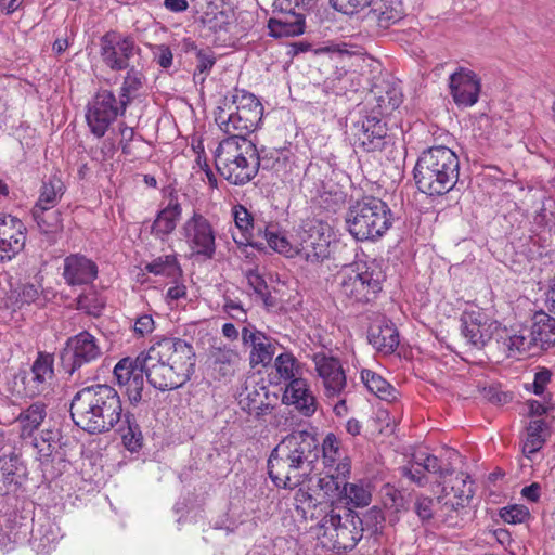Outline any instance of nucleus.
<instances>
[{
  "instance_id": "f257e3e1",
  "label": "nucleus",
  "mask_w": 555,
  "mask_h": 555,
  "mask_svg": "<svg viewBox=\"0 0 555 555\" xmlns=\"http://www.w3.org/2000/svg\"><path fill=\"white\" fill-rule=\"evenodd\" d=\"M73 422L89 434H104L116 428L130 452L142 448L143 435L135 416L125 412L117 390L96 384L77 391L70 402Z\"/></svg>"
},
{
  "instance_id": "f03ea898",
  "label": "nucleus",
  "mask_w": 555,
  "mask_h": 555,
  "mask_svg": "<svg viewBox=\"0 0 555 555\" xmlns=\"http://www.w3.org/2000/svg\"><path fill=\"white\" fill-rule=\"evenodd\" d=\"M320 456L315 435L307 430L293 431L271 451L268 475L278 488L295 489L317 469Z\"/></svg>"
},
{
  "instance_id": "7ed1b4c3",
  "label": "nucleus",
  "mask_w": 555,
  "mask_h": 555,
  "mask_svg": "<svg viewBox=\"0 0 555 555\" xmlns=\"http://www.w3.org/2000/svg\"><path fill=\"white\" fill-rule=\"evenodd\" d=\"M147 382L154 388L166 391L183 386L195 371L193 346L178 337L157 339L139 354Z\"/></svg>"
},
{
  "instance_id": "20e7f679",
  "label": "nucleus",
  "mask_w": 555,
  "mask_h": 555,
  "mask_svg": "<svg viewBox=\"0 0 555 555\" xmlns=\"http://www.w3.org/2000/svg\"><path fill=\"white\" fill-rule=\"evenodd\" d=\"M460 175L457 155L443 145L424 150L417 157L413 178L420 192L428 196H441L455 186Z\"/></svg>"
},
{
  "instance_id": "39448f33",
  "label": "nucleus",
  "mask_w": 555,
  "mask_h": 555,
  "mask_svg": "<svg viewBox=\"0 0 555 555\" xmlns=\"http://www.w3.org/2000/svg\"><path fill=\"white\" fill-rule=\"evenodd\" d=\"M386 274L376 259L356 261L336 274L337 297L346 305L373 302L383 288Z\"/></svg>"
},
{
  "instance_id": "423d86ee",
  "label": "nucleus",
  "mask_w": 555,
  "mask_h": 555,
  "mask_svg": "<svg viewBox=\"0 0 555 555\" xmlns=\"http://www.w3.org/2000/svg\"><path fill=\"white\" fill-rule=\"evenodd\" d=\"M218 172L233 185L250 182L261 167L260 152L253 141L241 135L223 139L215 152Z\"/></svg>"
},
{
  "instance_id": "0eeeda50",
  "label": "nucleus",
  "mask_w": 555,
  "mask_h": 555,
  "mask_svg": "<svg viewBox=\"0 0 555 555\" xmlns=\"http://www.w3.org/2000/svg\"><path fill=\"white\" fill-rule=\"evenodd\" d=\"M262 115L263 106L254 94L235 90L232 100H225L223 106H218L215 111V121L229 137L246 138L256 130Z\"/></svg>"
},
{
  "instance_id": "6e6552de",
  "label": "nucleus",
  "mask_w": 555,
  "mask_h": 555,
  "mask_svg": "<svg viewBox=\"0 0 555 555\" xmlns=\"http://www.w3.org/2000/svg\"><path fill=\"white\" fill-rule=\"evenodd\" d=\"M346 224L357 241H375L392 225V212L380 198L365 196L349 207Z\"/></svg>"
},
{
  "instance_id": "1a4fd4ad",
  "label": "nucleus",
  "mask_w": 555,
  "mask_h": 555,
  "mask_svg": "<svg viewBox=\"0 0 555 555\" xmlns=\"http://www.w3.org/2000/svg\"><path fill=\"white\" fill-rule=\"evenodd\" d=\"M315 534L333 548L352 550L363 538L361 517L350 507L338 511L334 504L317 521Z\"/></svg>"
},
{
  "instance_id": "9d476101",
  "label": "nucleus",
  "mask_w": 555,
  "mask_h": 555,
  "mask_svg": "<svg viewBox=\"0 0 555 555\" xmlns=\"http://www.w3.org/2000/svg\"><path fill=\"white\" fill-rule=\"evenodd\" d=\"M100 57L113 72H121L141 59L142 49L131 35L109 30L100 38Z\"/></svg>"
},
{
  "instance_id": "9b49d317",
  "label": "nucleus",
  "mask_w": 555,
  "mask_h": 555,
  "mask_svg": "<svg viewBox=\"0 0 555 555\" xmlns=\"http://www.w3.org/2000/svg\"><path fill=\"white\" fill-rule=\"evenodd\" d=\"M103 354L99 340L89 332L82 331L66 340L65 347L60 352L61 369L73 377L80 370L99 360Z\"/></svg>"
},
{
  "instance_id": "f8f14e48",
  "label": "nucleus",
  "mask_w": 555,
  "mask_h": 555,
  "mask_svg": "<svg viewBox=\"0 0 555 555\" xmlns=\"http://www.w3.org/2000/svg\"><path fill=\"white\" fill-rule=\"evenodd\" d=\"M331 229L320 220H308L298 233L299 247L296 254L311 263H320L330 257Z\"/></svg>"
},
{
  "instance_id": "ddd939ff",
  "label": "nucleus",
  "mask_w": 555,
  "mask_h": 555,
  "mask_svg": "<svg viewBox=\"0 0 555 555\" xmlns=\"http://www.w3.org/2000/svg\"><path fill=\"white\" fill-rule=\"evenodd\" d=\"M126 109L127 105H124L120 99L117 101L112 91L106 89L98 91L88 104L86 113L91 132L98 138L103 137L109 125L118 115H124Z\"/></svg>"
},
{
  "instance_id": "4468645a",
  "label": "nucleus",
  "mask_w": 555,
  "mask_h": 555,
  "mask_svg": "<svg viewBox=\"0 0 555 555\" xmlns=\"http://www.w3.org/2000/svg\"><path fill=\"white\" fill-rule=\"evenodd\" d=\"M460 322L466 343L477 350L482 349L500 330V323L478 307L465 309Z\"/></svg>"
},
{
  "instance_id": "2eb2a0df",
  "label": "nucleus",
  "mask_w": 555,
  "mask_h": 555,
  "mask_svg": "<svg viewBox=\"0 0 555 555\" xmlns=\"http://www.w3.org/2000/svg\"><path fill=\"white\" fill-rule=\"evenodd\" d=\"M318 376L321 378L324 395L327 398H339L344 393L347 380L340 360L320 351L312 356Z\"/></svg>"
},
{
  "instance_id": "dca6fc26",
  "label": "nucleus",
  "mask_w": 555,
  "mask_h": 555,
  "mask_svg": "<svg viewBox=\"0 0 555 555\" xmlns=\"http://www.w3.org/2000/svg\"><path fill=\"white\" fill-rule=\"evenodd\" d=\"M185 241L196 255L211 259L216 251L215 231L210 222L201 214L194 212L183 225Z\"/></svg>"
},
{
  "instance_id": "f3484780",
  "label": "nucleus",
  "mask_w": 555,
  "mask_h": 555,
  "mask_svg": "<svg viewBox=\"0 0 555 555\" xmlns=\"http://www.w3.org/2000/svg\"><path fill=\"white\" fill-rule=\"evenodd\" d=\"M450 94L459 107H470L478 102L481 80L478 75L460 67L449 77Z\"/></svg>"
},
{
  "instance_id": "a211bd4d",
  "label": "nucleus",
  "mask_w": 555,
  "mask_h": 555,
  "mask_svg": "<svg viewBox=\"0 0 555 555\" xmlns=\"http://www.w3.org/2000/svg\"><path fill=\"white\" fill-rule=\"evenodd\" d=\"M354 144L364 152L383 151L387 144V127L380 116L372 114L364 116L354 124Z\"/></svg>"
},
{
  "instance_id": "6ab92c4d",
  "label": "nucleus",
  "mask_w": 555,
  "mask_h": 555,
  "mask_svg": "<svg viewBox=\"0 0 555 555\" xmlns=\"http://www.w3.org/2000/svg\"><path fill=\"white\" fill-rule=\"evenodd\" d=\"M26 227L16 217L0 215V262L12 260L25 247Z\"/></svg>"
},
{
  "instance_id": "aec40b11",
  "label": "nucleus",
  "mask_w": 555,
  "mask_h": 555,
  "mask_svg": "<svg viewBox=\"0 0 555 555\" xmlns=\"http://www.w3.org/2000/svg\"><path fill=\"white\" fill-rule=\"evenodd\" d=\"M98 273V264L82 254H70L63 260L62 276L69 286L92 284Z\"/></svg>"
},
{
  "instance_id": "412c9836",
  "label": "nucleus",
  "mask_w": 555,
  "mask_h": 555,
  "mask_svg": "<svg viewBox=\"0 0 555 555\" xmlns=\"http://www.w3.org/2000/svg\"><path fill=\"white\" fill-rule=\"evenodd\" d=\"M242 341L250 347L249 362L251 367L261 364L268 366L276 350L275 341L255 327L245 326L242 330Z\"/></svg>"
},
{
  "instance_id": "4be33fe9",
  "label": "nucleus",
  "mask_w": 555,
  "mask_h": 555,
  "mask_svg": "<svg viewBox=\"0 0 555 555\" xmlns=\"http://www.w3.org/2000/svg\"><path fill=\"white\" fill-rule=\"evenodd\" d=\"M439 503L441 505L436 512V521L439 526L462 529L473 521L475 512L472 505L442 498H439Z\"/></svg>"
},
{
  "instance_id": "5701e85b",
  "label": "nucleus",
  "mask_w": 555,
  "mask_h": 555,
  "mask_svg": "<svg viewBox=\"0 0 555 555\" xmlns=\"http://www.w3.org/2000/svg\"><path fill=\"white\" fill-rule=\"evenodd\" d=\"M402 98V91L399 86L388 80H382L371 89L367 99L370 103L374 102L371 113L378 116L391 113L400 106Z\"/></svg>"
},
{
  "instance_id": "b1692460",
  "label": "nucleus",
  "mask_w": 555,
  "mask_h": 555,
  "mask_svg": "<svg viewBox=\"0 0 555 555\" xmlns=\"http://www.w3.org/2000/svg\"><path fill=\"white\" fill-rule=\"evenodd\" d=\"M208 361L216 378H228L235 374L241 356L230 346L214 345L209 349Z\"/></svg>"
},
{
  "instance_id": "393cba45",
  "label": "nucleus",
  "mask_w": 555,
  "mask_h": 555,
  "mask_svg": "<svg viewBox=\"0 0 555 555\" xmlns=\"http://www.w3.org/2000/svg\"><path fill=\"white\" fill-rule=\"evenodd\" d=\"M284 398L304 416H311L317 411V399L304 378L291 380L285 388Z\"/></svg>"
},
{
  "instance_id": "a878e982",
  "label": "nucleus",
  "mask_w": 555,
  "mask_h": 555,
  "mask_svg": "<svg viewBox=\"0 0 555 555\" xmlns=\"http://www.w3.org/2000/svg\"><path fill=\"white\" fill-rule=\"evenodd\" d=\"M369 343L385 354L392 353L399 345V333L395 324L383 320L372 325L367 334Z\"/></svg>"
},
{
  "instance_id": "bb28decb",
  "label": "nucleus",
  "mask_w": 555,
  "mask_h": 555,
  "mask_svg": "<svg viewBox=\"0 0 555 555\" xmlns=\"http://www.w3.org/2000/svg\"><path fill=\"white\" fill-rule=\"evenodd\" d=\"M54 376L53 357L40 352L31 365V378L28 382L31 395H40L47 390Z\"/></svg>"
},
{
  "instance_id": "cd10ccee",
  "label": "nucleus",
  "mask_w": 555,
  "mask_h": 555,
  "mask_svg": "<svg viewBox=\"0 0 555 555\" xmlns=\"http://www.w3.org/2000/svg\"><path fill=\"white\" fill-rule=\"evenodd\" d=\"M320 450L326 466H335V472L340 475L350 474V460L345 455L339 439L333 433L325 436Z\"/></svg>"
},
{
  "instance_id": "c85d7f7f",
  "label": "nucleus",
  "mask_w": 555,
  "mask_h": 555,
  "mask_svg": "<svg viewBox=\"0 0 555 555\" xmlns=\"http://www.w3.org/2000/svg\"><path fill=\"white\" fill-rule=\"evenodd\" d=\"M14 302L18 308L36 305L38 308H42L50 301L55 293L52 289H42L40 285L26 282L17 285L13 291Z\"/></svg>"
},
{
  "instance_id": "c756f323",
  "label": "nucleus",
  "mask_w": 555,
  "mask_h": 555,
  "mask_svg": "<svg viewBox=\"0 0 555 555\" xmlns=\"http://www.w3.org/2000/svg\"><path fill=\"white\" fill-rule=\"evenodd\" d=\"M284 16L268 21L269 34L272 37L299 36L305 31V14L302 12L283 13Z\"/></svg>"
},
{
  "instance_id": "7c9ffc66",
  "label": "nucleus",
  "mask_w": 555,
  "mask_h": 555,
  "mask_svg": "<svg viewBox=\"0 0 555 555\" xmlns=\"http://www.w3.org/2000/svg\"><path fill=\"white\" fill-rule=\"evenodd\" d=\"M333 504V501L331 503L317 502L310 491L301 487L294 494L295 509L305 519L319 520Z\"/></svg>"
},
{
  "instance_id": "2f4dec72",
  "label": "nucleus",
  "mask_w": 555,
  "mask_h": 555,
  "mask_svg": "<svg viewBox=\"0 0 555 555\" xmlns=\"http://www.w3.org/2000/svg\"><path fill=\"white\" fill-rule=\"evenodd\" d=\"M181 214V205L177 199L171 198L168 205L157 214L152 224V234L157 238L165 240L175 231Z\"/></svg>"
},
{
  "instance_id": "473e14b6",
  "label": "nucleus",
  "mask_w": 555,
  "mask_h": 555,
  "mask_svg": "<svg viewBox=\"0 0 555 555\" xmlns=\"http://www.w3.org/2000/svg\"><path fill=\"white\" fill-rule=\"evenodd\" d=\"M503 334L500 335V340L508 357L515 353L529 352L535 347L530 326H522L517 331L512 330L511 332L504 328Z\"/></svg>"
},
{
  "instance_id": "72a5a7b5",
  "label": "nucleus",
  "mask_w": 555,
  "mask_h": 555,
  "mask_svg": "<svg viewBox=\"0 0 555 555\" xmlns=\"http://www.w3.org/2000/svg\"><path fill=\"white\" fill-rule=\"evenodd\" d=\"M26 477V466L21 456L14 452L0 457V479L9 490L17 488Z\"/></svg>"
},
{
  "instance_id": "f704fd0d",
  "label": "nucleus",
  "mask_w": 555,
  "mask_h": 555,
  "mask_svg": "<svg viewBox=\"0 0 555 555\" xmlns=\"http://www.w3.org/2000/svg\"><path fill=\"white\" fill-rule=\"evenodd\" d=\"M403 15L401 0H380L366 15L367 21L376 23L379 28L387 29L400 21Z\"/></svg>"
},
{
  "instance_id": "c9c22d12",
  "label": "nucleus",
  "mask_w": 555,
  "mask_h": 555,
  "mask_svg": "<svg viewBox=\"0 0 555 555\" xmlns=\"http://www.w3.org/2000/svg\"><path fill=\"white\" fill-rule=\"evenodd\" d=\"M294 154L289 149H275L260 152L261 166L263 169L273 170L276 175L287 177L293 172Z\"/></svg>"
},
{
  "instance_id": "e433bc0d",
  "label": "nucleus",
  "mask_w": 555,
  "mask_h": 555,
  "mask_svg": "<svg viewBox=\"0 0 555 555\" xmlns=\"http://www.w3.org/2000/svg\"><path fill=\"white\" fill-rule=\"evenodd\" d=\"M31 216L42 234L49 235L51 242H54V235L63 230L62 214L54 207L31 208Z\"/></svg>"
},
{
  "instance_id": "4c0bfd02",
  "label": "nucleus",
  "mask_w": 555,
  "mask_h": 555,
  "mask_svg": "<svg viewBox=\"0 0 555 555\" xmlns=\"http://www.w3.org/2000/svg\"><path fill=\"white\" fill-rule=\"evenodd\" d=\"M530 328L535 346L543 349L555 346V318L538 312L533 317Z\"/></svg>"
},
{
  "instance_id": "58836bf2",
  "label": "nucleus",
  "mask_w": 555,
  "mask_h": 555,
  "mask_svg": "<svg viewBox=\"0 0 555 555\" xmlns=\"http://www.w3.org/2000/svg\"><path fill=\"white\" fill-rule=\"evenodd\" d=\"M240 404L249 415L259 418L271 412L272 405L268 402V390L264 387L247 389L245 396L241 395Z\"/></svg>"
},
{
  "instance_id": "ea45409f",
  "label": "nucleus",
  "mask_w": 555,
  "mask_h": 555,
  "mask_svg": "<svg viewBox=\"0 0 555 555\" xmlns=\"http://www.w3.org/2000/svg\"><path fill=\"white\" fill-rule=\"evenodd\" d=\"M450 486L444 482L442 489L443 494L440 498L453 499L455 502L467 503V505H472L474 490L472 487L470 477L464 473H460L455 476L454 479L450 480Z\"/></svg>"
},
{
  "instance_id": "a19ab883",
  "label": "nucleus",
  "mask_w": 555,
  "mask_h": 555,
  "mask_svg": "<svg viewBox=\"0 0 555 555\" xmlns=\"http://www.w3.org/2000/svg\"><path fill=\"white\" fill-rule=\"evenodd\" d=\"M139 62H137V65L134 64L125 69L126 75L119 93V99L124 105L128 106L145 83V76L142 69L139 68Z\"/></svg>"
},
{
  "instance_id": "79ce46f5",
  "label": "nucleus",
  "mask_w": 555,
  "mask_h": 555,
  "mask_svg": "<svg viewBox=\"0 0 555 555\" xmlns=\"http://www.w3.org/2000/svg\"><path fill=\"white\" fill-rule=\"evenodd\" d=\"M547 436V425L544 420L535 418L527 426V437L522 444V452L527 457L535 454L544 444Z\"/></svg>"
},
{
  "instance_id": "37998d69",
  "label": "nucleus",
  "mask_w": 555,
  "mask_h": 555,
  "mask_svg": "<svg viewBox=\"0 0 555 555\" xmlns=\"http://www.w3.org/2000/svg\"><path fill=\"white\" fill-rule=\"evenodd\" d=\"M65 192V185L57 175H52L47 181H43L40 189V195L34 206L55 207Z\"/></svg>"
},
{
  "instance_id": "c03bdc74",
  "label": "nucleus",
  "mask_w": 555,
  "mask_h": 555,
  "mask_svg": "<svg viewBox=\"0 0 555 555\" xmlns=\"http://www.w3.org/2000/svg\"><path fill=\"white\" fill-rule=\"evenodd\" d=\"M341 503L352 507H364L371 503L372 493L362 482H348L343 487Z\"/></svg>"
},
{
  "instance_id": "a18cd8bd",
  "label": "nucleus",
  "mask_w": 555,
  "mask_h": 555,
  "mask_svg": "<svg viewBox=\"0 0 555 555\" xmlns=\"http://www.w3.org/2000/svg\"><path fill=\"white\" fill-rule=\"evenodd\" d=\"M46 414V405L42 402H35L23 410L17 417L22 434L30 435L36 430L43 422Z\"/></svg>"
},
{
  "instance_id": "49530a36",
  "label": "nucleus",
  "mask_w": 555,
  "mask_h": 555,
  "mask_svg": "<svg viewBox=\"0 0 555 555\" xmlns=\"http://www.w3.org/2000/svg\"><path fill=\"white\" fill-rule=\"evenodd\" d=\"M361 378L366 388L380 399L387 401L396 399V389L380 375L370 370H363L361 372Z\"/></svg>"
},
{
  "instance_id": "de8ad7c7",
  "label": "nucleus",
  "mask_w": 555,
  "mask_h": 555,
  "mask_svg": "<svg viewBox=\"0 0 555 555\" xmlns=\"http://www.w3.org/2000/svg\"><path fill=\"white\" fill-rule=\"evenodd\" d=\"M105 304V299L98 292L91 289L77 297L76 309L98 318L102 314Z\"/></svg>"
},
{
  "instance_id": "09e8293b",
  "label": "nucleus",
  "mask_w": 555,
  "mask_h": 555,
  "mask_svg": "<svg viewBox=\"0 0 555 555\" xmlns=\"http://www.w3.org/2000/svg\"><path fill=\"white\" fill-rule=\"evenodd\" d=\"M145 270L155 275L167 278H176L181 274V269L175 255H166L154 259L145 266Z\"/></svg>"
},
{
  "instance_id": "8fccbe9b",
  "label": "nucleus",
  "mask_w": 555,
  "mask_h": 555,
  "mask_svg": "<svg viewBox=\"0 0 555 555\" xmlns=\"http://www.w3.org/2000/svg\"><path fill=\"white\" fill-rule=\"evenodd\" d=\"M137 372L145 374V370L139 361V356L135 359L130 357L122 358L117 362L114 367V376L117 380L118 386H122L137 376Z\"/></svg>"
},
{
  "instance_id": "3c124183",
  "label": "nucleus",
  "mask_w": 555,
  "mask_h": 555,
  "mask_svg": "<svg viewBox=\"0 0 555 555\" xmlns=\"http://www.w3.org/2000/svg\"><path fill=\"white\" fill-rule=\"evenodd\" d=\"M348 476L335 472V474H328L320 478L318 485L327 496L335 498L340 502L344 494L343 487L347 483Z\"/></svg>"
},
{
  "instance_id": "603ef678",
  "label": "nucleus",
  "mask_w": 555,
  "mask_h": 555,
  "mask_svg": "<svg viewBox=\"0 0 555 555\" xmlns=\"http://www.w3.org/2000/svg\"><path fill=\"white\" fill-rule=\"evenodd\" d=\"M415 463L422 467L423 470L429 474L437 475L439 479H446L447 476L453 474L451 467H443L440 460L431 454L418 453L415 455Z\"/></svg>"
},
{
  "instance_id": "864d4df0",
  "label": "nucleus",
  "mask_w": 555,
  "mask_h": 555,
  "mask_svg": "<svg viewBox=\"0 0 555 555\" xmlns=\"http://www.w3.org/2000/svg\"><path fill=\"white\" fill-rule=\"evenodd\" d=\"M274 366L281 378L297 379L298 362L292 352H283L275 358Z\"/></svg>"
},
{
  "instance_id": "5fc2aeb1",
  "label": "nucleus",
  "mask_w": 555,
  "mask_h": 555,
  "mask_svg": "<svg viewBox=\"0 0 555 555\" xmlns=\"http://www.w3.org/2000/svg\"><path fill=\"white\" fill-rule=\"evenodd\" d=\"M363 532L369 531L371 534H380L384 529L385 516L383 511L373 506L361 518Z\"/></svg>"
},
{
  "instance_id": "6e6d98bb",
  "label": "nucleus",
  "mask_w": 555,
  "mask_h": 555,
  "mask_svg": "<svg viewBox=\"0 0 555 555\" xmlns=\"http://www.w3.org/2000/svg\"><path fill=\"white\" fill-rule=\"evenodd\" d=\"M264 238L273 250L283 254L286 257H293L297 251V248L292 246L285 235H282L271 229L266 230Z\"/></svg>"
},
{
  "instance_id": "4d7b16f0",
  "label": "nucleus",
  "mask_w": 555,
  "mask_h": 555,
  "mask_svg": "<svg viewBox=\"0 0 555 555\" xmlns=\"http://www.w3.org/2000/svg\"><path fill=\"white\" fill-rule=\"evenodd\" d=\"M196 57L197 65L193 75V79L196 83H203L206 79V76L214 67L216 59L214 56L212 51H210L209 49L198 50Z\"/></svg>"
},
{
  "instance_id": "13d9d810",
  "label": "nucleus",
  "mask_w": 555,
  "mask_h": 555,
  "mask_svg": "<svg viewBox=\"0 0 555 555\" xmlns=\"http://www.w3.org/2000/svg\"><path fill=\"white\" fill-rule=\"evenodd\" d=\"M318 0H274V11L281 13L302 12L304 14L317 5Z\"/></svg>"
},
{
  "instance_id": "bf43d9fd",
  "label": "nucleus",
  "mask_w": 555,
  "mask_h": 555,
  "mask_svg": "<svg viewBox=\"0 0 555 555\" xmlns=\"http://www.w3.org/2000/svg\"><path fill=\"white\" fill-rule=\"evenodd\" d=\"M144 387V374L137 372V376L120 386L124 393L128 397L131 404H138L142 399V390Z\"/></svg>"
},
{
  "instance_id": "052dcab7",
  "label": "nucleus",
  "mask_w": 555,
  "mask_h": 555,
  "mask_svg": "<svg viewBox=\"0 0 555 555\" xmlns=\"http://www.w3.org/2000/svg\"><path fill=\"white\" fill-rule=\"evenodd\" d=\"M501 518L508 524H522L530 518L528 507L524 505H511L503 507L500 512Z\"/></svg>"
},
{
  "instance_id": "680f3d73",
  "label": "nucleus",
  "mask_w": 555,
  "mask_h": 555,
  "mask_svg": "<svg viewBox=\"0 0 555 555\" xmlns=\"http://www.w3.org/2000/svg\"><path fill=\"white\" fill-rule=\"evenodd\" d=\"M373 0H330L333 8L344 14H354L369 7Z\"/></svg>"
},
{
  "instance_id": "e2e57ef3",
  "label": "nucleus",
  "mask_w": 555,
  "mask_h": 555,
  "mask_svg": "<svg viewBox=\"0 0 555 555\" xmlns=\"http://www.w3.org/2000/svg\"><path fill=\"white\" fill-rule=\"evenodd\" d=\"M414 512L422 522H427L434 518V500L429 496L420 495L414 503Z\"/></svg>"
},
{
  "instance_id": "0e129e2a",
  "label": "nucleus",
  "mask_w": 555,
  "mask_h": 555,
  "mask_svg": "<svg viewBox=\"0 0 555 555\" xmlns=\"http://www.w3.org/2000/svg\"><path fill=\"white\" fill-rule=\"evenodd\" d=\"M232 214L236 227L243 234H247L253 229L254 219L251 214L243 205L234 206Z\"/></svg>"
},
{
  "instance_id": "69168bd1",
  "label": "nucleus",
  "mask_w": 555,
  "mask_h": 555,
  "mask_svg": "<svg viewBox=\"0 0 555 555\" xmlns=\"http://www.w3.org/2000/svg\"><path fill=\"white\" fill-rule=\"evenodd\" d=\"M247 281L254 292L267 304L270 293L264 279L258 272L250 270L247 273Z\"/></svg>"
},
{
  "instance_id": "338daca9",
  "label": "nucleus",
  "mask_w": 555,
  "mask_h": 555,
  "mask_svg": "<svg viewBox=\"0 0 555 555\" xmlns=\"http://www.w3.org/2000/svg\"><path fill=\"white\" fill-rule=\"evenodd\" d=\"M402 475L420 487H424L428 483L425 470L415 463V456L413 457V463L410 466L402 467Z\"/></svg>"
},
{
  "instance_id": "774afa93",
  "label": "nucleus",
  "mask_w": 555,
  "mask_h": 555,
  "mask_svg": "<svg viewBox=\"0 0 555 555\" xmlns=\"http://www.w3.org/2000/svg\"><path fill=\"white\" fill-rule=\"evenodd\" d=\"M155 330V321L151 314H141L134 319L133 332L140 337L151 334Z\"/></svg>"
}]
</instances>
